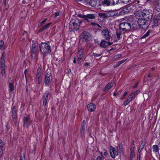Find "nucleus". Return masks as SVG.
Masks as SVG:
<instances>
[{"label":"nucleus","instance_id":"obj_24","mask_svg":"<svg viewBox=\"0 0 160 160\" xmlns=\"http://www.w3.org/2000/svg\"><path fill=\"white\" fill-rule=\"evenodd\" d=\"M41 69L39 67L38 68L37 73L36 75V78L37 79H41Z\"/></svg>","mask_w":160,"mask_h":160},{"label":"nucleus","instance_id":"obj_18","mask_svg":"<svg viewBox=\"0 0 160 160\" xmlns=\"http://www.w3.org/2000/svg\"><path fill=\"white\" fill-rule=\"evenodd\" d=\"M5 56L6 54L4 52H3L2 54L1 58L0 65H5Z\"/></svg>","mask_w":160,"mask_h":160},{"label":"nucleus","instance_id":"obj_25","mask_svg":"<svg viewBox=\"0 0 160 160\" xmlns=\"http://www.w3.org/2000/svg\"><path fill=\"white\" fill-rule=\"evenodd\" d=\"M5 65H0L1 72L2 76H4L5 74Z\"/></svg>","mask_w":160,"mask_h":160},{"label":"nucleus","instance_id":"obj_17","mask_svg":"<svg viewBox=\"0 0 160 160\" xmlns=\"http://www.w3.org/2000/svg\"><path fill=\"white\" fill-rule=\"evenodd\" d=\"M88 109L89 111L92 112L94 111L96 108V106L93 103H91L88 105Z\"/></svg>","mask_w":160,"mask_h":160},{"label":"nucleus","instance_id":"obj_53","mask_svg":"<svg viewBox=\"0 0 160 160\" xmlns=\"http://www.w3.org/2000/svg\"><path fill=\"white\" fill-rule=\"evenodd\" d=\"M47 20V19H46L43 21L42 22H41L40 23L41 26H42L43 24H44L45 23V22Z\"/></svg>","mask_w":160,"mask_h":160},{"label":"nucleus","instance_id":"obj_51","mask_svg":"<svg viewBox=\"0 0 160 160\" xmlns=\"http://www.w3.org/2000/svg\"><path fill=\"white\" fill-rule=\"evenodd\" d=\"M128 93V91H125V92H124V93L123 94V97H125L127 95V94Z\"/></svg>","mask_w":160,"mask_h":160},{"label":"nucleus","instance_id":"obj_58","mask_svg":"<svg viewBox=\"0 0 160 160\" xmlns=\"http://www.w3.org/2000/svg\"><path fill=\"white\" fill-rule=\"evenodd\" d=\"M120 65H119V63H118V62L116 64V65H115L114 67V68H115V67H118V66H119Z\"/></svg>","mask_w":160,"mask_h":160},{"label":"nucleus","instance_id":"obj_44","mask_svg":"<svg viewBox=\"0 0 160 160\" xmlns=\"http://www.w3.org/2000/svg\"><path fill=\"white\" fill-rule=\"evenodd\" d=\"M121 1L124 4H127L130 1V0H121Z\"/></svg>","mask_w":160,"mask_h":160},{"label":"nucleus","instance_id":"obj_35","mask_svg":"<svg viewBox=\"0 0 160 160\" xmlns=\"http://www.w3.org/2000/svg\"><path fill=\"white\" fill-rule=\"evenodd\" d=\"M121 54H118L115 56L113 57V59L115 60H118L119 58L122 57Z\"/></svg>","mask_w":160,"mask_h":160},{"label":"nucleus","instance_id":"obj_62","mask_svg":"<svg viewBox=\"0 0 160 160\" xmlns=\"http://www.w3.org/2000/svg\"><path fill=\"white\" fill-rule=\"evenodd\" d=\"M152 75L151 74V73H149V74L148 75V77H149L150 78V77H152Z\"/></svg>","mask_w":160,"mask_h":160},{"label":"nucleus","instance_id":"obj_57","mask_svg":"<svg viewBox=\"0 0 160 160\" xmlns=\"http://www.w3.org/2000/svg\"><path fill=\"white\" fill-rule=\"evenodd\" d=\"M37 79L38 81V84H40L41 83V80H40L41 79Z\"/></svg>","mask_w":160,"mask_h":160},{"label":"nucleus","instance_id":"obj_4","mask_svg":"<svg viewBox=\"0 0 160 160\" xmlns=\"http://www.w3.org/2000/svg\"><path fill=\"white\" fill-rule=\"evenodd\" d=\"M38 49V43L34 42L32 45L31 56L33 59L37 58L36 52Z\"/></svg>","mask_w":160,"mask_h":160},{"label":"nucleus","instance_id":"obj_52","mask_svg":"<svg viewBox=\"0 0 160 160\" xmlns=\"http://www.w3.org/2000/svg\"><path fill=\"white\" fill-rule=\"evenodd\" d=\"M3 153L2 149H0V158L2 157Z\"/></svg>","mask_w":160,"mask_h":160},{"label":"nucleus","instance_id":"obj_46","mask_svg":"<svg viewBox=\"0 0 160 160\" xmlns=\"http://www.w3.org/2000/svg\"><path fill=\"white\" fill-rule=\"evenodd\" d=\"M100 56V54H95V53H93V55H92V57H93L94 58H96L97 57H98Z\"/></svg>","mask_w":160,"mask_h":160},{"label":"nucleus","instance_id":"obj_1","mask_svg":"<svg viewBox=\"0 0 160 160\" xmlns=\"http://www.w3.org/2000/svg\"><path fill=\"white\" fill-rule=\"evenodd\" d=\"M39 47L44 58L47 55L50 54L51 52L50 45L46 42H42L39 44Z\"/></svg>","mask_w":160,"mask_h":160},{"label":"nucleus","instance_id":"obj_10","mask_svg":"<svg viewBox=\"0 0 160 160\" xmlns=\"http://www.w3.org/2000/svg\"><path fill=\"white\" fill-rule=\"evenodd\" d=\"M118 151L116 150L114 148L111 146L110 147V153L111 156L114 158L118 154Z\"/></svg>","mask_w":160,"mask_h":160},{"label":"nucleus","instance_id":"obj_15","mask_svg":"<svg viewBox=\"0 0 160 160\" xmlns=\"http://www.w3.org/2000/svg\"><path fill=\"white\" fill-rule=\"evenodd\" d=\"M49 94V92H46L43 95V105L44 106H45L47 104Z\"/></svg>","mask_w":160,"mask_h":160},{"label":"nucleus","instance_id":"obj_63","mask_svg":"<svg viewBox=\"0 0 160 160\" xmlns=\"http://www.w3.org/2000/svg\"><path fill=\"white\" fill-rule=\"evenodd\" d=\"M73 62L74 63H76V60H75V57L74 58V59L73 60Z\"/></svg>","mask_w":160,"mask_h":160},{"label":"nucleus","instance_id":"obj_49","mask_svg":"<svg viewBox=\"0 0 160 160\" xmlns=\"http://www.w3.org/2000/svg\"><path fill=\"white\" fill-rule=\"evenodd\" d=\"M126 60H125L118 62V63H119V65H120L121 64H122L124 62L126 61Z\"/></svg>","mask_w":160,"mask_h":160},{"label":"nucleus","instance_id":"obj_34","mask_svg":"<svg viewBox=\"0 0 160 160\" xmlns=\"http://www.w3.org/2000/svg\"><path fill=\"white\" fill-rule=\"evenodd\" d=\"M103 3L104 4L106 5L107 6H109L111 4V3L109 2V0L108 1L107 0H105L103 2Z\"/></svg>","mask_w":160,"mask_h":160},{"label":"nucleus","instance_id":"obj_64","mask_svg":"<svg viewBox=\"0 0 160 160\" xmlns=\"http://www.w3.org/2000/svg\"><path fill=\"white\" fill-rule=\"evenodd\" d=\"M141 148H140V147L138 149V152H140L141 151Z\"/></svg>","mask_w":160,"mask_h":160},{"label":"nucleus","instance_id":"obj_31","mask_svg":"<svg viewBox=\"0 0 160 160\" xmlns=\"http://www.w3.org/2000/svg\"><path fill=\"white\" fill-rule=\"evenodd\" d=\"M51 23H48L44 25L40 30V31H42L45 29H46L50 24Z\"/></svg>","mask_w":160,"mask_h":160},{"label":"nucleus","instance_id":"obj_40","mask_svg":"<svg viewBox=\"0 0 160 160\" xmlns=\"http://www.w3.org/2000/svg\"><path fill=\"white\" fill-rule=\"evenodd\" d=\"M139 92V91L138 90H137L136 91H135L133 92H132L131 94L135 98V96Z\"/></svg>","mask_w":160,"mask_h":160},{"label":"nucleus","instance_id":"obj_36","mask_svg":"<svg viewBox=\"0 0 160 160\" xmlns=\"http://www.w3.org/2000/svg\"><path fill=\"white\" fill-rule=\"evenodd\" d=\"M145 144V141H142L140 146V148H141V150H142L144 148Z\"/></svg>","mask_w":160,"mask_h":160},{"label":"nucleus","instance_id":"obj_13","mask_svg":"<svg viewBox=\"0 0 160 160\" xmlns=\"http://www.w3.org/2000/svg\"><path fill=\"white\" fill-rule=\"evenodd\" d=\"M80 17L85 19L87 21H88L89 19H94L95 18L94 15L92 14H88L86 15H82Z\"/></svg>","mask_w":160,"mask_h":160},{"label":"nucleus","instance_id":"obj_6","mask_svg":"<svg viewBox=\"0 0 160 160\" xmlns=\"http://www.w3.org/2000/svg\"><path fill=\"white\" fill-rule=\"evenodd\" d=\"M120 30L123 31H128L131 28L130 24L128 22H123L121 23L119 25Z\"/></svg>","mask_w":160,"mask_h":160},{"label":"nucleus","instance_id":"obj_37","mask_svg":"<svg viewBox=\"0 0 160 160\" xmlns=\"http://www.w3.org/2000/svg\"><path fill=\"white\" fill-rule=\"evenodd\" d=\"M123 151V147L122 145L121 144L119 145V152L120 153L122 152Z\"/></svg>","mask_w":160,"mask_h":160},{"label":"nucleus","instance_id":"obj_8","mask_svg":"<svg viewBox=\"0 0 160 160\" xmlns=\"http://www.w3.org/2000/svg\"><path fill=\"white\" fill-rule=\"evenodd\" d=\"M81 38L83 41H87L90 39L91 38V35L88 32H84L81 35Z\"/></svg>","mask_w":160,"mask_h":160},{"label":"nucleus","instance_id":"obj_12","mask_svg":"<svg viewBox=\"0 0 160 160\" xmlns=\"http://www.w3.org/2000/svg\"><path fill=\"white\" fill-rule=\"evenodd\" d=\"M135 149L134 143L133 141L132 143L130 148V154L129 157V160H132L134 155Z\"/></svg>","mask_w":160,"mask_h":160},{"label":"nucleus","instance_id":"obj_3","mask_svg":"<svg viewBox=\"0 0 160 160\" xmlns=\"http://www.w3.org/2000/svg\"><path fill=\"white\" fill-rule=\"evenodd\" d=\"M147 21L142 18L138 19V24L141 28L145 30L147 29L148 27V24Z\"/></svg>","mask_w":160,"mask_h":160},{"label":"nucleus","instance_id":"obj_29","mask_svg":"<svg viewBox=\"0 0 160 160\" xmlns=\"http://www.w3.org/2000/svg\"><path fill=\"white\" fill-rule=\"evenodd\" d=\"M84 51V48H82L79 51L78 53V57H82Z\"/></svg>","mask_w":160,"mask_h":160},{"label":"nucleus","instance_id":"obj_55","mask_svg":"<svg viewBox=\"0 0 160 160\" xmlns=\"http://www.w3.org/2000/svg\"><path fill=\"white\" fill-rule=\"evenodd\" d=\"M140 1L138 0H135L134 1V3H135V5H136L137 4L138 5V4L139 3Z\"/></svg>","mask_w":160,"mask_h":160},{"label":"nucleus","instance_id":"obj_26","mask_svg":"<svg viewBox=\"0 0 160 160\" xmlns=\"http://www.w3.org/2000/svg\"><path fill=\"white\" fill-rule=\"evenodd\" d=\"M13 83V82L11 80L9 82V87L11 92L14 89V86Z\"/></svg>","mask_w":160,"mask_h":160},{"label":"nucleus","instance_id":"obj_7","mask_svg":"<svg viewBox=\"0 0 160 160\" xmlns=\"http://www.w3.org/2000/svg\"><path fill=\"white\" fill-rule=\"evenodd\" d=\"M23 126L25 128H28L32 123L29 116L25 117L23 119Z\"/></svg>","mask_w":160,"mask_h":160},{"label":"nucleus","instance_id":"obj_42","mask_svg":"<svg viewBox=\"0 0 160 160\" xmlns=\"http://www.w3.org/2000/svg\"><path fill=\"white\" fill-rule=\"evenodd\" d=\"M130 102V101L128 99H127L124 103L123 105L124 106H126Z\"/></svg>","mask_w":160,"mask_h":160},{"label":"nucleus","instance_id":"obj_48","mask_svg":"<svg viewBox=\"0 0 160 160\" xmlns=\"http://www.w3.org/2000/svg\"><path fill=\"white\" fill-rule=\"evenodd\" d=\"M25 154L23 153V156L21 157L20 160H25Z\"/></svg>","mask_w":160,"mask_h":160},{"label":"nucleus","instance_id":"obj_60","mask_svg":"<svg viewBox=\"0 0 160 160\" xmlns=\"http://www.w3.org/2000/svg\"><path fill=\"white\" fill-rule=\"evenodd\" d=\"M27 72V70H26L25 71H24V73H25V78H26V81H27V77H26V73Z\"/></svg>","mask_w":160,"mask_h":160},{"label":"nucleus","instance_id":"obj_45","mask_svg":"<svg viewBox=\"0 0 160 160\" xmlns=\"http://www.w3.org/2000/svg\"><path fill=\"white\" fill-rule=\"evenodd\" d=\"M91 24L93 26H98L99 27H100V26L97 23H96L95 22H92L91 23Z\"/></svg>","mask_w":160,"mask_h":160},{"label":"nucleus","instance_id":"obj_59","mask_svg":"<svg viewBox=\"0 0 160 160\" xmlns=\"http://www.w3.org/2000/svg\"><path fill=\"white\" fill-rule=\"evenodd\" d=\"M6 128L8 129H10V126L9 124H7L6 125Z\"/></svg>","mask_w":160,"mask_h":160},{"label":"nucleus","instance_id":"obj_33","mask_svg":"<svg viewBox=\"0 0 160 160\" xmlns=\"http://www.w3.org/2000/svg\"><path fill=\"white\" fill-rule=\"evenodd\" d=\"M152 149L154 152H156L158 150V146L156 145H153L152 147Z\"/></svg>","mask_w":160,"mask_h":160},{"label":"nucleus","instance_id":"obj_22","mask_svg":"<svg viewBox=\"0 0 160 160\" xmlns=\"http://www.w3.org/2000/svg\"><path fill=\"white\" fill-rule=\"evenodd\" d=\"M159 21V20L157 18H154L152 23V28L158 26V24Z\"/></svg>","mask_w":160,"mask_h":160},{"label":"nucleus","instance_id":"obj_5","mask_svg":"<svg viewBox=\"0 0 160 160\" xmlns=\"http://www.w3.org/2000/svg\"><path fill=\"white\" fill-rule=\"evenodd\" d=\"M143 18L146 21H148L152 17V14L148 10H143L142 12Z\"/></svg>","mask_w":160,"mask_h":160},{"label":"nucleus","instance_id":"obj_56","mask_svg":"<svg viewBox=\"0 0 160 160\" xmlns=\"http://www.w3.org/2000/svg\"><path fill=\"white\" fill-rule=\"evenodd\" d=\"M102 158L100 156H98L97 158V160H102Z\"/></svg>","mask_w":160,"mask_h":160},{"label":"nucleus","instance_id":"obj_11","mask_svg":"<svg viewBox=\"0 0 160 160\" xmlns=\"http://www.w3.org/2000/svg\"><path fill=\"white\" fill-rule=\"evenodd\" d=\"M102 34L103 38L106 39H108L111 37V34L109 31L105 29L102 31Z\"/></svg>","mask_w":160,"mask_h":160},{"label":"nucleus","instance_id":"obj_30","mask_svg":"<svg viewBox=\"0 0 160 160\" xmlns=\"http://www.w3.org/2000/svg\"><path fill=\"white\" fill-rule=\"evenodd\" d=\"M119 0H109L111 5H114L118 4Z\"/></svg>","mask_w":160,"mask_h":160},{"label":"nucleus","instance_id":"obj_43","mask_svg":"<svg viewBox=\"0 0 160 160\" xmlns=\"http://www.w3.org/2000/svg\"><path fill=\"white\" fill-rule=\"evenodd\" d=\"M78 57V58L77 59V62L78 63H80L81 62L82 57Z\"/></svg>","mask_w":160,"mask_h":160},{"label":"nucleus","instance_id":"obj_16","mask_svg":"<svg viewBox=\"0 0 160 160\" xmlns=\"http://www.w3.org/2000/svg\"><path fill=\"white\" fill-rule=\"evenodd\" d=\"M90 3L91 6L96 7L100 4L99 0H90Z\"/></svg>","mask_w":160,"mask_h":160},{"label":"nucleus","instance_id":"obj_27","mask_svg":"<svg viewBox=\"0 0 160 160\" xmlns=\"http://www.w3.org/2000/svg\"><path fill=\"white\" fill-rule=\"evenodd\" d=\"M122 34V32L120 30H118L117 31L116 35L117 38L119 39L121 38V35Z\"/></svg>","mask_w":160,"mask_h":160},{"label":"nucleus","instance_id":"obj_28","mask_svg":"<svg viewBox=\"0 0 160 160\" xmlns=\"http://www.w3.org/2000/svg\"><path fill=\"white\" fill-rule=\"evenodd\" d=\"M101 155L102 157V158H104L106 157L108 155V153L105 149H104L103 152H101Z\"/></svg>","mask_w":160,"mask_h":160},{"label":"nucleus","instance_id":"obj_14","mask_svg":"<svg viewBox=\"0 0 160 160\" xmlns=\"http://www.w3.org/2000/svg\"><path fill=\"white\" fill-rule=\"evenodd\" d=\"M17 110L15 107L12 108L11 116L13 120L16 119L17 118Z\"/></svg>","mask_w":160,"mask_h":160},{"label":"nucleus","instance_id":"obj_39","mask_svg":"<svg viewBox=\"0 0 160 160\" xmlns=\"http://www.w3.org/2000/svg\"><path fill=\"white\" fill-rule=\"evenodd\" d=\"M135 98L131 94H130L128 96V99L130 102L131 101L133 98Z\"/></svg>","mask_w":160,"mask_h":160},{"label":"nucleus","instance_id":"obj_32","mask_svg":"<svg viewBox=\"0 0 160 160\" xmlns=\"http://www.w3.org/2000/svg\"><path fill=\"white\" fill-rule=\"evenodd\" d=\"M130 9L129 7H125L122 9V11L124 13H127L129 12Z\"/></svg>","mask_w":160,"mask_h":160},{"label":"nucleus","instance_id":"obj_38","mask_svg":"<svg viewBox=\"0 0 160 160\" xmlns=\"http://www.w3.org/2000/svg\"><path fill=\"white\" fill-rule=\"evenodd\" d=\"M149 33V31H148L144 35H143L141 37V38L143 39L146 38V37H147L148 36Z\"/></svg>","mask_w":160,"mask_h":160},{"label":"nucleus","instance_id":"obj_54","mask_svg":"<svg viewBox=\"0 0 160 160\" xmlns=\"http://www.w3.org/2000/svg\"><path fill=\"white\" fill-rule=\"evenodd\" d=\"M90 63L86 62L84 63V66H89L90 65Z\"/></svg>","mask_w":160,"mask_h":160},{"label":"nucleus","instance_id":"obj_23","mask_svg":"<svg viewBox=\"0 0 160 160\" xmlns=\"http://www.w3.org/2000/svg\"><path fill=\"white\" fill-rule=\"evenodd\" d=\"M113 86V84L112 82H109L107 85L105 87L104 91H106L109 90Z\"/></svg>","mask_w":160,"mask_h":160},{"label":"nucleus","instance_id":"obj_50","mask_svg":"<svg viewBox=\"0 0 160 160\" xmlns=\"http://www.w3.org/2000/svg\"><path fill=\"white\" fill-rule=\"evenodd\" d=\"M60 12H55V17H58V16H59V14H60Z\"/></svg>","mask_w":160,"mask_h":160},{"label":"nucleus","instance_id":"obj_2","mask_svg":"<svg viewBox=\"0 0 160 160\" xmlns=\"http://www.w3.org/2000/svg\"><path fill=\"white\" fill-rule=\"evenodd\" d=\"M80 26V22L78 19H72L69 24V29L70 31L74 32L78 30Z\"/></svg>","mask_w":160,"mask_h":160},{"label":"nucleus","instance_id":"obj_20","mask_svg":"<svg viewBox=\"0 0 160 160\" xmlns=\"http://www.w3.org/2000/svg\"><path fill=\"white\" fill-rule=\"evenodd\" d=\"M111 44L109 42L105 41L104 40H102L100 45L101 47L103 48H105Z\"/></svg>","mask_w":160,"mask_h":160},{"label":"nucleus","instance_id":"obj_61","mask_svg":"<svg viewBox=\"0 0 160 160\" xmlns=\"http://www.w3.org/2000/svg\"><path fill=\"white\" fill-rule=\"evenodd\" d=\"M137 160H140V156L139 155L137 156Z\"/></svg>","mask_w":160,"mask_h":160},{"label":"nucleus","instance_id":"obj_47","mask_svg":"<svg viewBox=\"0 0 160 160\" xmlns=\"http://www.w3.org/2000/svg\"><path fill=\"white\" fill-rule=\"evenodd\" d=\"M4 44V42L2 41H0V49L2 47Z\"/></svg>","mask_w":160,"mask_h":160},{"label":"nucleus","instance_id":"obj_19","mask_svg":"<svg viewBox=\"0 0 160 160\" xmlns=\"http://www.w3.org/2000/svg\"><path fill=\"white\" fill-rule=\"evenodd\" d=\"M86 121L83 120L81 124V127L80 130V133L81 135H83L84 133V131L85 129Z\"/></svg>","mask_w":160,"mask_h":160},{"label":"nucleus","instance_id":"obj_21","mask_svg":"<svg viewBox=\"0 0 160 160\" xmlns=\"http://www.w3.org/2000/svg\"><path fill=\"white\" fill-rule=\"evenodd\" d=\"M50 74L48 72H47L45 80V83L46 84H48L50 81Z\"/></svg>","mask_w":160,"mask_h":160},{"label":"nucleus","instance_id":"obj_9","mask_svg":"<svg viewBox=\"0 0 160 160\" xmlns=\"http://www.w3.org/2000/svg\"><path fill=\"white\" fill-rule=\"evenodd\" d=\"M116 12L114 11L111 10L105 12L104 13L101 14V16L103 18L109 17H113L116 15Z\"/></svg>","mask_w":160,"mask_h":160},{"label":"nucleus","instance_id":"obj_41","mask_svg":"<svg viewBox=\"0 0 160 160\" xmlns=\"http://www.w3.org/2000/svg\"><path fill=\"white\" fill-rule=\"evenodd\" d=\"M3 141L0 140V149H3Z\"/></svg>","mask_w":160,"mask_h":160}]
</instances>
